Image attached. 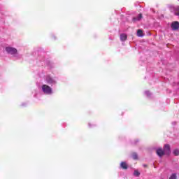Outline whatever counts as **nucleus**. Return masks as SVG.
<instances>
[{
  "mask_svg": "<svg viewBox=\"0 0 179 179\" xmlns=\"http://www.w3.org/2000/svg\"><path fill=\"white\" fill-rule=\"evenodd\" d=\"M42 90L45 94H51L52 93V89L47 85H43L42 86Z\"/></svg>",
  "mask_w": 179,
  "mask_h": 179,
  "instance_id": "1",
  "label": "nucleus"
},
{
  "mask_svg": "<svg viewBox=\"0 0 179 179\" xmlns=\"http://www.w3.org/2000/svg\"><path fill=\"white\" fill-rule=\"evenodd\" d=\"M6 51L8 54H11V55H15V54H17V50L15 48L6 47Z\"/></svg>",
  "mask_w": 179,
  "mask_h": 179,
  "instance_id": "2",
  "label": "nucleus"
},
{
  "mask_svg": "<svg viewBox=\"0 0 179 179\" xmlns=\"http://www.w3.org/2000/svg\"><path fill=\"white\" fill-rule=\"evenodd\" d=\"M171 27L172 30H178L179 29V22L174 21L171 24Z\"/></svg>",
  "mask_w": 179,
  "mask_h": 179,
  "instance_id": "3",
  "label": "nucleus"
},
{
  "mask_svg": "<svg viewBox=\"0 0 179 179\" xmlns=\"http://www.w3.org/2000/svg\"><path fill=\"white\" fill-rule=\"evenodd\" d=\"M164 152L165 155H170V153H171V151L170 150V145H169V144L164 145Z\"/></svg>",
  "mask_w": 179,
  "mask_h": 179,
  "instance_id": "4",
  "label": "nucleus"
},
{
  "mask_svg": "<svg viewBox=\"0 0 179 179\" xmlns=\"http://www.w3.org/2000/svg\"><path fill=\"white\" fill-rule=\"evenodd\" d=\"M157 155L159 157H163V156H164V155H166V153L164 152V150H163V149L159 148V149L157 150Z\"/></svg>",
  "mask_w": 179,
  "mask_h": 179,
  "instance_id": "5",
  "label": "nucleus"
},
{
  "mask_svg": "<svg viewBox=\"0 0 179 179\" xmlns=\"http://www.w3.org/2000/svg\"><path fill=\"white\" fill-rule=\"evenodd\" d=\"M46 82L49 83V85H52V83H55V80L52 79L50 76L46 77Z\"/></svg>",
  "mask_w": 179,
  "mask_h": 179,
  "instance_id": "6",
  "label": "nucleus"
},
{
  "mask_svg": "<svg viewBox=\"0 0 179 179\" xmlns=\"http://www.w3.org/2000/svg\"><path fill=\"white\" fill-rule=\"evenodd\" d=\"M120 167L123 169V170H127L128 169V164H127V162H122L120 164Z\"/></svg>",
  "mask_w": 179,
  "mask_h": 179,
  "instance_id": "7",
  "label": "nucleus"
},
{
  "mask_svg": "<svg viewBox=\"0 0 179 179\" xmlns=\"http://www.w3.org/2000/svg\"><path fill=\"white\" fill-rule=\"evenodd\" d=\"M142 17H143V16L142 15V13H140L138 17H134L133 20L134 22H138L139 20H141Z\"/></svg>",
  "mask_w": 179,
  "mask_h": 179,
  "instance_id": "8",
  "label": "nucleus"
},
{
  "mask_svg": "<svg viewBox=\"0 0 179 179\" xmlns=\"http://www.w3.org/2000/svg\"><path fill=\"white\" fill-rule=\"evenodd\" d=\"M127 38H128V36L125 34H120V40L121 41H127Z\"/></svg>",
  "mask_w": 179,
  "mask_h": 179,
  "instance_id": "9",
  "label": "nucleus"
},
{
  "mask_svg": "<svg viewBox=\"0 0 179 179\" xmlns=\"http://www.w3.org/2000/svg\"><path fill=\"white\" fill-rule=\"evenodd\" d=\"M137 36L138 37H143V31H142V29H138L137 31Z\"/></svg>",
  "mask_w": 179,
  "mask_h": 179,
  "instance_id": "10",
  "label": "nucleus"
},
{
  "mask_svg": "<svg viewBox=\"0 0 179 179\" xmlns=\"http://www.w3.org/2000/svg\"><path fill=\"white\" fill-rule=\"evenodd\" d=\"M131 157L132 159H134V160H138V154H136V152H133L131 154Z\"/></svg>",
  "mask_w": 179,
  "mask_h": 179,
  "instance_id": "11",
  "label": "nucleus"
},
{
  "mask_svg": "<svg viewBox=\"0 0 179 179\" xmlns=\"http://www.w3.org/2000/svg\"><path fill=\"white\" fill-rule=\"evenodd\" d=\"M134 176H136V177H139V176H141V173H139V171H134Z\"/></svg>",
  "mask_w": 179,
  "mask_h": 179,
  "instance_id": "12",
  "label": "nucleus"
},
{
  "mask_svg": "<svg viewBox=\"0 0 179 179\" xmlns=\"http://www.w3.org/2000/svg\"><path fill=\"white\" fill-rule=\"evenodd\" d=\"M173 155H175V156H179V150H174Z\"/></svg>",
  "mask_w": 179,
  "mask_h": 179,
  "instance_id": "13",
  "label": "nucleus"
},
{
  "mask_svg": "<svg viewBox=\"0 0 179 179\" xmlns=\"http://www.w3.org/2000/svg\"><path fill=\"white\" fill-rule=\"evenodd\" d=\"M169 179H177V175H176L175 173L172 174Z\"/></svg>",
  "mask_w": 179,
  "mask_h": 179,
  "instance_id": "14",
  "label": "nucleus"
},
{
  "mask_svg": "<svg viewBox=\"0 0 179 179\" xmlns=\"http://www.w3.org/2000/svg\"><path fill=\"white\" fill-rule=\"evenodd\" d=\"M143 167H148V165L144 164V165H143Z\"/></svg>",
  "mask_w": 179,
  "mask_h": 179,
  "instance_id": "15",
  "label": "nucleus"
}]
</instances>
